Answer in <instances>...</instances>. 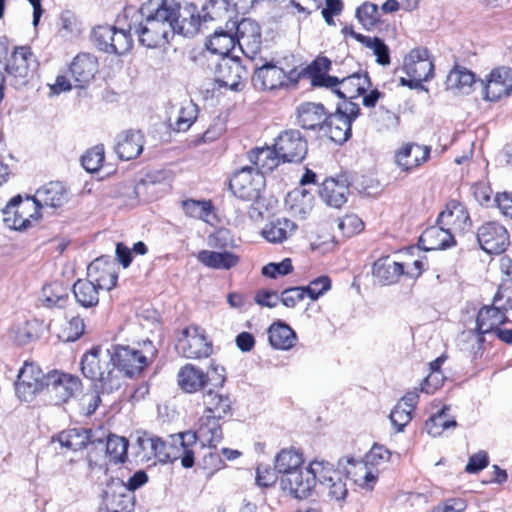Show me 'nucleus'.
<instances>
[{
    "instance_id": "13d9d810",
    "label": "nucleus",
    "mask_w": 512,
    "mask_h": 512,
    "mask_svg": "<svg viewBox=\"0 0 512 512\" xmlns=\"http://www.w3.org/2000/svg\"><path fill=\"white\" fill-rule=\"evenodd\" d=\"M198 109L192 101H186L179 109L173 129L177 132L187 131L197 118Z\"/></svg>"
},
{
    "instance_id": "412c9836",
    "label": "nucleus",
    "mask_w": 512,
    "mask_h": 512,
    "mask_svg": "<svg viewBox=\"0 0 512 512\" xmlns=\"http://www.w3.org/2000/svg\"><path fill=\"white\" fill-rule=\"evenodd\" d=\"M87 278L101 290H111L116 286V264L109 256H101L87 267Z\"/></svg>"
},
{
    "instance_id": "ea45409f",
    "label": "nucleus",
    "mask_w": 512,
    "mask_h": 512,
    "mask_svg": "<svg viewBox=\"0 0 512 512\" xmlns=\"http://www.w3.org/2000/svg\"><path fill=\"white\" fill-rule=\"evenodd\" d=\"M268 339L273 348L287 351L294 347L297 335L286 323L276 322L268 329Z\"/></svg>"
},
{
    "instance_id": "e433bc0d",
    "label": "nucleus",
    "mask_w": 512,
    "mask_h": 512,
    "mask_svg": "<svg viewBox=\"0 0 512 512\" xmlns=\"http://www.w3.org/2000/svg\"><path fill=\"white\" fill-rule=\"evenodd\" d=\"M319 194L329 206L340 208L347 201L348 185L345 180L329 178L322 183Z\"/></svg>"
},
{
    "instance_id": "f704fd0d",
    "label": "nucleus",
    "mask_w": 512,
    "mask_h": 512,
    "mask_svg": "<svg viewBox=\"0 0 512 512\" xmlns=\"http://www.w3.org/2000/svg\"><path fill=\"white\" fill-rule=\"evenodd\" d=\"M236 39L234 31L231 30V21H227L225 29L219 27L214 30L206 42V47L214 54L226 57L229 52L235 47Z\"/></svg>"
},
{
    "instance_id": "79ce46f5",
    "label": "nucleus",
    "mask_w": 512,
    "mask_h": 512,
    "mask_svg": "<svg viewBox=\"0 0 512 512\" xmlns=\"http://www.w3.org/2000/svg\"><path fill=\"white\" fill-rule=\"evenodd\" d=\"M403 273V265L389 256L379 258L373 265V276L383 285L395 283Z\"/></svg>"
},
{
    "instance_id": "6ab92c4d",
    "label": "nucleus",
    "mask_w": 512,
    "mask_h": 512,
    "mask_svg": "<svg viewBox=\"0 0 512 512\" xmlns=\"http://www.w3.org/2000/svg\"><path fill=\"white\" fill-rule=\"evenodd\" d=\"M477 240L483 251L488 254H501L509 244L506 228L495 222H488L479 227Z\"/></svg>"
},
{
    "instance_id": "338daca9",
    "label": "nucleus",
    "mask_w": 512,
    "mask_h": 512,
    "mask_svg": "<svg viewBox=\"0 0 512 512\" xmlns=\"http://www.w3.org/2000/svg\"><path fill=\"white\" fill-rule=\"evenodd\" d=\"M136 445L139 448L137 454L142 461H150L153 458V455H155L154 445L156 444L153 442V435L143 433L137 437Z\"/></svg>"
},
{
    "instance_id": "1a4fd4ad",
    "label": "nucleus",
    "mask_w": 512,
    "mask_h": 512,
    "mask_svg": "<svg viewBox=\"0 0 512 512\" xmlns=\"http://www.w3.org/2000/svg\"><path fill=\"white\" fill-rule=\"evenodd\" d=\"M403 69L408 80L401 78V83L410 88L418 87L421 82L428 81L433 74L434 65L429 59L428 50L416 48L404 58Z\"/></svg>"
},
{
    "instance_id": "a878e982",
    "label": "nucleus",
    "mask_w": 512,
    "mask_h": 512,
    "mask_svg": "<svg viewBox=\"0 0 512 512\" xmlns=\"http://www.w3.org/2000/svg\"><path fill=\"white\" fill-rule=\"evenodd\" d=\"M430 151L429 146L406 143L396 152L395 162L401 170L411 171L429 159Z\"/></svg>"
},
{
    "instance_id": "49530a36",
    "label": "nucleus",
    "mask_w": 512,
    "mask_h": 512,
    "mask_svg": "<svg viewBox=\"0 0 512 512\" xmlns=\"http://www.w3.org/2000/svg\"><path fill=\"white\" fill-rule=\"evenodd\" d=\"M296 224L287 218H278L268 223L262 230L264 238L271 243H281L296 230Z\"/></svg>"
},
{
    "instance_id": "09e8293b",
    "label": "nucleus",
    "mask_w": 512,
    "mask_h": 512,
    "mask_svg": "<svg viewBox=\"0 0 512 512\" xmlns=\"http://www.w3.org/2000/svg\"><path fill=\"white\" fill-rule=\"evenodd\" d=\"M474 83L475 75L462 66H455L446 78L447 89L461 93H469Z\"/></svg>"
},
{
    "instance_id": "72a5a7b5",
    "label": "nucleus",
    "mask_w": 512,
    "mask_h": 512,
    "mask_svg": "<svg viewBox=\"0 0 512 512\" xmlns=\"http://www.w3.org/2000/svg\"><path fill=\"white\" fill-rule=\"evenodd\" d=\"M326 118L325 108L320 103L306 102L297 108V122L304 129H319Z\"/></svg>"
},
{
    "instance_id": "39448f33",
    "label": "nucleus",
    "mask_w": 512,
    "mask_h": 512,
    "mask_svg": "<svg viewBox=\"0 0 512 512\" xmlns=\"http://www.w3.org/2000/svg\"><path fill=\"white\" fill-rule=\"evenodd\" d=\"M131 30L132 26L126 31L111 25H99L92 31V41L100 51L123 55L129 52L133 45Z\"/></svg>"
},
{
    "instance_id": "20e7f679",
    "label": "nucleus",
    "mask_w": 512,
    "mask_h": 512,
    "mask_svg": "<svg viewBox=\"0 0 512 512\" xmlns=\"http://www.w3.org/2000/svg\"><path fill=\"white\" fill-rule=\"evenodd\" d=\"M115 368L132 377L140 373L156 355L151 341L143 343V349L137 350L129 346H116L111 352Z\"/></svg>"
},
{
    "instance_id": "9d476101",
    "label": "nucleus",
    "mask_w": 512,
    "mask_h": 512,
    "mask_svg": "<svg viewBox=\"0 0 512 512\" xmlns=\"http://www.w3.org/2000/svg\"><path fill=\"white\" fill-rule=\"evenodd\" d=\"M47 384V374L38 365L26 361L18 372L15 391L19 399L30 402Z\"/></svg>"
},
{
    "instance_id": "5701e85b",
    "label": "nucleus",
    "mask_w": 512,
    "mask_h": 512,
    "mask_svg": "<svg viewBox=\"0 0 512 512\" xmlns=\"http://www.w3.org/2000/svg\"><path fill=\"white\" fill-rule=\"evenodd\" d=\"M31 207L30 199L27 198L24 202L20 196L13 197L4 208H2L3 222L5 225L13 230H25L31 225V213L26 217L24 213Z\"/></svg>"
},
{
    "instance_id": "c9c22d12",
    "label": "nucleus",
    "mask_w": 512,
    "mask_h": 512,
    "mask_svg": "<svg viewBox=\"0 0 512 512\" xmlns=\"http://www.w3.org/2000/svg\"><path fill=\"white\" fill-rule=\"evenodd\" d=\"M161 174L149 173L136 184L124 183L120 186L119 196L125 197L129 200H134L141 197L149 199V194L154 192V188L160 181Z\"/></svg>"
},
{
    "instance_id": "0eeeda50",
    "label": "nucleus",
    "mask_w": 512,
    "mask_h": 512,
    "mask_svg": "<svg viewBox=\"0 0 512 512\" xmlns=\"http://www.w3.org/2000/svg\"><path fill=\"white\" fill-rule=\"evenodd\" d=\"M176 350L188 359L206 358L212 353V343L207 340L202 328L190 325L181 331L176 342Z\"/></svg>"
},
{
    "instance_id": "de8ad7c7",
    "label": "nucleus",
    "mask_w": 512,
    "mask_h": 512,
    "mask_svg": "<svg viewBox=\"0 0 512 512\" xmlns=\"http://www.w3.org/2000/svg\"><path fill=\"white\" fill-rule=\"evenodd\" d=\"M303 455L293 449H283L275 456V471L282 476L289 475L294 471L303 468Z\"/></svg>"
},
{
    "instance_id": "aec40b11",
    "label": "nucleus",
    "mask_w": 512,
    "mask_h": 512,
    "mask_svg": "<svg viewBox=\"0 0 512 512\" xmlns=\"http://www.w3.org/2000/svg\"><path fill=\"white\" fill-rule=\"evenodd\" d=\"M61 447L71 451H78L86 447L91 446L90 450L99 449L102 454L104 449V440L100 437H96L91 430L73 428L60 432L54 439Z\"/></svg>"
},
{
    "instance_id": "5fc2aeb1",
    "label": "nucleus",
    "mask_w": 512,
    "mask_h": 512,
    "mask_svg": "<svg viewBox=\"0 0 512 512\" xmlns=\"http://www.w3.org/2000/svg\"><path fill=\"white\" fill-rule=\"evenodd\" d=\"M228 0H210L203 8L202 16L203 25L209 21H230V13L227 8Z\"/></svg>"
},
{
    "instance_id": "bb28decb",
    "label": "nucleus",
    "mask_w": 512,
    "mask_h": 512,
    "mask_svg": "<svg viewBox=\"0 0 512 512\" xmlns=\"http://www.w3.org/2000/svg\"><path fill=\"white\" fill-rule=\"evenodd\" d=\"M320 133L338 144L346 142L351 136L349 117L342 114V109L338 108L334 114L326 116Z\"/></svg>"
},
{
    "instance_id": "473e14b6",
    "label": "nucleus",
    "mask_w": 512,
    "mask_h": 512,
    "mask_svg": "<svg viewBox=\"0 0 512 512\" xmlns=\"http://www.w3.org/2000/svg\"><path fill=\"white\" fill-rule=\"evenodd\" d=\"M509 321L500 304L483 307L477 315V329L481 334L494 333L501 324Z\"/></svg>"
},
{
    "instance_id": "c85d7f7f",
    "label": "nucleus",
    "mask_w": 512,
    "mask_h": 512,
    "mask_svg": "<svg viewBox=\"0 0 512 512\" xmlns=\"http://www.w3.org/2000/svg\"><path fill=\"white\" fill-rule=\"evenodd\" d=\"M438 223L453 231H465L471 226L469 214L465 207L457 201H450L438 216Z\"/></svg>"
},
{
    "instance_id": "6e6552de",
    "label": "nucleus",
    "mask_w": 512,
    "mask_h": 512,
    "mask_svg": "<svg viewBox=\"0 0 512 512\" xmlns=\"http://www.w3.org/2000/svg\"><path fill=\"white\" fill-rule=\"evenodd\" d=\"M265 187V178L253 167H243L230 180L233 194L245 201L255 202Z\"/></svg>"
},
{
    "instance_id": "2f4dec72",
    "label": "nucleus",
    "mask_w": 512,
    "mask_h": 512,
    "mask_svg": "<svg viewBox=\"0 0 512 512\" xmlns=\"http://www.w3.org/2000/svg\"><path fill=\"white\" fill-rule=\"evenodd\" d=\"M97 69V59L87 53L78 54L70 66V72L79 87L89 83L94 78Z\"/></svg>"
},
{
    "instance_id": "4be33fe9",
    "label": "nucleus",
    "mask_w": 512,
    "mask_h": 512,
    "mask_svg": "<svg viewBox=\"0 0 512 512\" xmlns=\"http://www.w3.org/2000/svg\"><path fill=\"white\" fill-rule=\"evenodd\" d=\"M47 379L46 388L54 397L56 403L67 402L81 387V381L78 377L59 371L47 373Z\"/></svg>"
},
{
    "instance_id": "052dcab7",
    "label": "nucleus",
    "mask_w": 512,
    "mask_h": 512,
    "mask_svg": "<svg viewBox=\"0 0 512 512\" xmlns=\"http://www.w3.org/2000/svg\"><path fill=\"white\" fill-rule=\"evenodd\" d=\"M104 161V147L97 145L89 149L81 158L83 168L90 172L98 171Z\"/></svg>"
},
{
    "instance_id": "4468645a",
    "label": "nucleus",
    "mask_w": 512,
    "mask_h": 512,
    "mask_svg": "<svg viewBox=\"0 0 512 512\" xmlns=\"http://www.w3.org/2000/svg\"><path fill=\"white\" fill-rule=\"evenodd\" d=\"M231 30L234 31L236 44L242 53L254 60L261 50V32L259 25L252 19L245 18L236 23L231 21Z\"/></svg>"
},
{
    "instance_id": "58836bf2",
    "label": "nucleus",
    "mask_w": 512,
    "mask_h": 512,
    "mask_svg": "<svg viewBox=\"0 0 512 512\" xmlns=\"http://www.w3.org/2000/svg\"><path fill=\"white\" fill-rule=\"evenodd\" d=\"M197 259L204 266L219 270L231 269L239 263V256L229 251L202 250Z\"/></svg>"
},
{
    "instance_id": "8fccbe9b",
    "label": "nucleus",
    "mask_w": 512,
    "mask_h": 512,
    "mask_svg": "<svg viewBox=\"0 0 512 512\" xmlns=\"http://www.w3.org/2000/svg\"><path fill=\"white\" fill-rule=\"evenodd\" d=\"M99 290L88 278L78 279L73 285L76 301L84 308L94 307L99 302Z\"/></svg>"
},
{
    "instance_id": "393cba45",
    "label": "nucleus",
    "mask_w": 512,
    "mask_h": 512,
    "mask_svg": "<svg viewBox=\"0 0 512 512\" xmlns=\"http://www.w3.org/2000/svg\"><path fill=\"white\" fill-rule=\"evenodd\" d=\"M338 469L363 488H371L376 481V475L368 468L367 461L345 457L338 461Z\"/></svg>"
},
{
    "instance_id": "6e6d98bb",
    "label": "nucleus",
    "mask_w": 512,
    "mask_h": 512,
    "mask_svg": "<svg viewBox=\"0 0 512 512\" xmlns=\"http://www.w3.org/2000/svg\"><path fill=\"white\" fill-rule=\"evenodd\" d=\"M308 470L322 486L334 480L335 476L341 474L340 470H334L333 465L325 460H314L310 462Z\"/></svg>"
},
{
    "instance_id": "37998d69",
    "label": "nucleus",
    "mask_w": 512,
    "mask_h": 512,
    "mask_svg": "<svg viewBox=\"0 0 512 512\" xmlns=\"http://www.w3.org/2000/svg\"><path fill=\"white\" fill-rule=\"evenodd\" d=\"M178 384L187 393L200 390L208 381V376L200 368L186 364L178 372Z\"/></svg>"
},
{
    "instance_id": "f8f14e48",
    "label": "nucleus",
    "mask_w": 512,
    "mask_h": 512,
    "mask_svg": "<svg viewBox=\"0 0 512 512\" xmlns=\"http://www.w3.org/2000/svg\"><path fill=\"white\" fill-rule=\"evenodd\" d=\"M134 506L135 495L122 480L114 479L104 491L98 512H132Z\"/></svg>"
},
{
    "instance_id": "c756f323",
    "label": "nucleus",
    "mask_w": 512,
    "mask_h": 512,
    "mask_svg": "<svg viewBox=\"0 0 512 512\" xmlns=\"http://www.w3.org/2000/svg\"><path fill=\"white\" fill-rule=\"evenodd\" d=\"M114 149L120 159H134L143 150V135L134 130L122 132L116 137Z\"/></svg>"
},
{
    "instance_id": "a211bd4d",
    "label": "nucleus",
    "mask_w": 512,
    "mask_h": 512,
    "mask_svg": "<svg viewBox=\"0 0 512 512\" xmlns=\"http://www.w3.org/2000/svg\"><path fill=\"white\" fill-rule=\"evenodd\" d=\"M128 441L124 437L110 435L104 441V449L102 455L99 449L89 450L88 464L91 469L101 468L105 458H109L110 462L123 463L127 457Z\"/></svg>"
},
{
    "instance_id": "a19ab883",
    "label": "nucleus",
    "mask_w": 512,
    "mask_h": 512,
    "mask_svg": "<svg viewBox=\"0 0 512 512\" xmlns=\"http://www.w3.org/2000/svg\"><path fill=\"white\" fill-rule=\"evenodd\" d=\"M33 54L30 48L21 46L15 48L14 52L7 60L5 65V71L8 75L14 78L24 79L28 76L29 66L32 60Z\"/></svg>"
},
{
    "instance_id": "603ef678",
    "label": "nucleus",
    "mask_w": 512,
    "mask_h": 512,
    "mask_svg": "<svg viewBox=\"0 0 512 512\" xmlns=\"http://www.w3.org/2000/svg\"><path fill=\"white\" fill-rule=\"evenodd\" d=\"M351 37L372 50L373 54L376 56L377 63L381 65L390 63L389 49L380 38L365 36L355 31L351 32Z\"/></svg>"
},
{
    "instance_id": "774afa93",
    "label": "nucleus",
    "mask_w": 512,
    "mask_h": 512,
    "mask_svg": "<svg viewBox=\"0 0 512 512\" xmlns=\"http://www.w3.org/2000/svg\"><path fill=\"white\" fill-rule=\"evenodd\" d=\"M305 294L306 290L304 287L288 288L281 293L279 301H281L286 307L293 308L304 299Z\"/></svg>"
},
{
    "instance_id": "864d4df0",
    "label": "nucleus",
    "mask_w": 512,
    "mask_h": 512,
    "mask_svg": "<svg viewBox=\"0 0 512 512\" xmlns=\"http://www.w3.org/2000/svg\"><path fill=\"white\" fill-rule=\"evenodd\" d=\"M448 411L449 408L443 407L427 420L425 427L431 436H440L445 430L456 427V421L448 418Z\"/></svg>"
},
{
    "instance_id": "7ed1b4c3",
    "label": "nucleus",
    "mask_w": 512,
    "mask_h": 512,
    "mask_svg": "<svg viewBox=\"0 0 512 512\" xmlns=\"http://www.w3.org/2000/svg\"><path fill=\"white\" fill-rule=\"evenodd\" d=\"M222 428L220 419L201 416L198 421L197 431H186L177 434L173 438L174 442H179L183 448L182 466L190 468L194 465V453L191 447L199 441L202 446L209 449L215 448L222 440Z\"/></svg>"
},
{
    "instance_id": "4d7b16f0",
    "label": "nucleus",
    "mask_w": 512,
    "mask_h": 512,
    "mask_svg": "<svg viewBox=\"0 0 512 512\" xmlns=\"http://www.w3.org/2000/svg\"><path fill=\"white\" fill-rule=\"evenodd\" d=\"M68 300V294L57 283L46 285L42 289L41 301L46 307H63Z\"/></svg>"
},
{
    "instance_id": "b1692460",
    "label": "nucleus",
    "mask_w": 512,
    "mask_h": 512,
    "mask_svg": "<svg viewBox=\"0 0 512 512\" xmlns=\"http://www.w3.org/2000/svg\"><path fill=\"white\" fill-rule=\"evenodd\" d=\"M280 485L284 491L289 492L295 498L303 499L312 493L315 481L308 468H301L289 475L282 476Z\"/></svg>"
},
{
    "instance_id": "69168bd1",
    "label": "nucleus",
    "mask_w": 512,
    "mask_h": 512,
    "mask_svg": "<svg viewBox=\"0 0 512 512\" xmlns=\"http://www.w3.org/2000/svg\"><path fill=\"white\" fill-rule=\"evenodd\" d=\"M293 270L292 262L289 258L283 259L279 263H268L263 266L262 274L269 278H277L289 274Z\"/></svg>"
},
{
    "instance_id": "a18cd8bd",
    "label": "nucleus",
    "mask_w": 512,
    "mask_h": 512,
    "mask_svg": "<svg viewBox=\"0 0 512 512\" xmlns=\"http://www.w3.org/2000/svg\"><path fill=\"white\" fill-rule=\"evenodd\" d=\"M249 160L256 166V170L262 173L272 172L282 160L275 147L256 148L249 153Z\"/></svg>"
},
{
    "instance_id": "7c9ffc66",
    "label": "nucleus",
    "mask_w": 512,
    "mask_h": 512,
    "mask_svg": "<svg viewBox=\"0 0 512 512\" xmlns=\"http://www.w3.org/2000/svg\"><path fill=\"white\" fill-rule=\"evenodd\" d=\"M203 416L224 419L232 413V402L228 395L208 390L203 395Z\"/></svg>"
},
{
    "instance_id": "c03bdc74",
    "label": "nucleus",
    "mask_w": 512,
    "mask_h": 512,
    "mask_svg": "<svg viewBox=\"0 0 512 512\" xmlns=\"http://www.w3.org/2000/svg\"><path fill=\"white\" fill-rule=\"evenodd\" d=\"M370 84L366 74L354 73L341 79L340 87L335 93L344 99H354L366 92Z\"/></svg>"
},
{
    "instance_id": "ddd939ff",
    "label": "nucleus",
    "mask_w": 512,
    "mask_h": 512,
    "mask_svg": "<svg viewBox=\"0 0 512 512\" xmlns=\"http://www.w3.org/2000/svg\"><path fill=\"white\" fill-rule=\"evenodd\" d=\"M482 96L486 101L495 102L512 93V68H493L480 82Z\"/></svg>"
},
{
    "instance_id": "f3484780",
    "label": "nucleus",
    "mask_w": 512,
    "mask_h": 512,
    "mask_svg": "<svg viewBox=\"0 0 512 512\" xmlns=\"http://www.w3.org/2000/svg\"><path fill=\"white\" fill-rule=\"evenodd\" d=\"M247 71L238 59L223 57L215 69V80L220 87L241 91L245 86Z\"/></svg>"
},
{
    "instance_id": "cd10ccee",
    "label": "nucleus",
    "mask_w": 512,
    "mask_h": 512,
    "mask_svg": "<svg viewBox=\"0 0 512 512\" xmlns=\"http://www.w3.org/2000/svg\"><path fill=\"white\" fill-rule=\"evenodd\" d=\"M419 243L426 251L440 250L453 245L454 237L451 228L437 222L422 232Z\"/></svg>"
},
{
    "instance_id": "0e129e2a",
    "label": "nucleus",
    "mask_w": 512,
    "mask_h": 512,
    "mask_svg": "<svg viewBox=\"0 0 512 512\" xmlns=\"http://www.w3.org/2000/svg\"><path fill=\"white\" fill-rule=\"evenodd\" d=\"M331 288V280L327 276H321L309 283L308 286L304 287L306 294L315 301L326 293Z\"/></svg>"
},
{
    "instance_id": "f03ea898",
    "label": "nucleus",
    "mask_w": 512,
    "mask_h": 512,
    "mask_svg": "<svg viewBox=\"0 0 512 512\" xmlns=\"http://www.w3.org/2000/svg\"><path fill=\"white\" fill-rule=\"evenodd\" d=\"M81 371L86 378L100 382L102 394H109L121 385L115 372L111 351L108 349L93 348L84 354L81 359Z\"/></svg>"
},
{
    "instance_id": "bf43d9fd",
    "label": "nucleus",
    "mask_w": 512,
    "mask_h": 512,
    "mask_svg": "<svg viewBox=\"0 0 512 512\" xmlns=\"http://www.w3.org/2000/svg\"><path fill=\"white\" fill-rule=\"evenodd\" d=\"M380 13L376 4L365 2L356 10V17L366 29L372 28L380 19Z\"/></svg>"
},
{
    "instance_id": "3c124183",
    "label": "nucleus",
    "mask_w": 512,
    "mask_h": 512,
    "mask_svg": "<svg viewBox=\"0 0 512 512\" xmlns=\"http://www.w3.org/2000/svg\"><path fill=\"white\" fill-rule=\"evenodd\" d=\"M176 435L171 436V443L164 442L161 438L157 436H153V442L156 444L155 446V455L153 458H156L160 462H173L177 459H181L184 455L183 448L179 442H174L173 438Z\"/></svg>"
},
{
    "instance_id": "f257e3e1",
    "label": "nucleus",
    "mask_w": 512,
    "mask_h": 512,
    "mask_svg": "<svg viewBox=\"0 0 512 512\" xmlns=\"http://www.w3.org/2000/svg\"><path fill=\"white\" fill-rule=\"evenodd\" d=\"M174 7V0H149L141 7L142 20L134 27L141 45L157 48L174 37L170 21Z\"/></svg>"
},
{
    "instance_id": "4c0bfd02",
    "label": "nucleus",
    "mask_w": 512,
    "mask_h": 512,
    "mask_svg": "<svg viewBox=\"0 0 512 512\" xmlns=\"http://www.w3.org/2000/svg\"><path fill=\"white\" fill-rule=\"evenodd\" d=\"M313 204V194L303 188L289 192L285 199L286 208L291 214L302 219L312 211Z\"/></svg>"
},
{
    "instance_id": "9b49d317",
    "label": "nucleus",
    "mask_w": 512,
    "mask_h": 512,
    "mask_svg": "<svg viewBox=\"0 0 512 512\" xmlns=\"http://www.w3.org/2000/svg\"><path fill=\"white\" fill-rule=\"evenodd\" d=\"M300 73L296 70L285 72L272 62H265L255 66V72L252 77L253 85L261 90H274L287 84V82L296 83Z\"/></svg>"
},
{
    "instance_id": "2eb2a0df",
    "label": "nucleus",
    "mask_w": 512,
    "mask_h": 512,
    "mask_svg": "<svg viewBox=\"0 0 512 512\" xmlns=\"http://www.w3.org/2000/svg\"><path fill=\"white\" fill-rule=\"evenodd\" d=\"M174 5L173 14L170 17L174 28V35L181 34L184 37L195 36L203 25L197 6L193 3L180 5L176 0H174Z\"/></svg>"
},
{
    "instance_id": "e2e57ef3",
    "label": "nucleus",
    "mask_w": 512,
    "mask_h": 512,
    "mask_svg": "<svg viewBox=\"0 0 512 512\" xmlns=\"http://www.w3.org/2000/svg\"><path fill=\"white\" fill-rule=\"evenodd\" d=\"M392 425L395 427L396 432H402L404 427L412 419V411L405 409L403 404H396L389 415Z\"/></svg>"
},
{
    "instance_id": "dca6fc26",
    "label": "nucleus",
    "mask_w": 512,
    "mask_h": 512,
    "mask_svg": "<svg viewBox=\"0 0 512 512\" xmlns=\"http://www.w3.org/2000/svg\"><path fill=\"white\" fill-rule=\"evenodd\" d=\"M274 147L283 162H300L307 153V142L298 130H285L275 139Z\"/></svg>"
},
{
    "instance_id": "423d86ee",
    "label": "nucleus",
    "mask_w": 512,
    "mask_h": 512,
    "mask_svg": "<svg viewBox=\"0 0 512 512\" xmlns=\"http://www.w3.org/2000/svg\"><path fill=\"white\" fill-rule=\"evenodd\" d=\"M30 199L34 212L31 217L38 220L42 214V209H58L63 207L70 198V191L66 185L60 181H50L39 187Z\"/></svg>"
},
{
    "instance_id": "680f3d73",
    "label": "nucleus",
    "mask_w": 512,
    "mask_h": 512,
    "mask_svg": "<svg viewBox=\"0 0 512 512\" xmlns=\"http://www.w3.org/2000/svg\"><path fill=\"white\" fill-rule=\"evenodd\" d=\"M182 208L187 216L201 220L206 219L211 212L209 201L188 199L182 202Z\"/></svg>"
}]
</instances>
